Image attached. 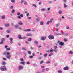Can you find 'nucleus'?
<instances>
[{
    "label": "nucleus",
    "instance_id": "1",
    "mask_svg": "<svg viewBox=\"0 0 73 73\" xmlns=\"http://www.w3.org/2000/svg\"><path fill=\"white\" fill-rule=\"evenodd\" d=\"M3 55L4 56H5L7 54V56H6L7 58L8 59H10L11 58V55H10V52H7L5 51V52H3Z\"/></svg>",
    "mask_w": 73,
    "mask_h": 73
},
{
    "label": "nucleus",
    "instance_id": "2",
    "mask_svg": "<svg viewBox=\"0 0 73 73\" xmlns=\"http://www.w3.org/2000/svg\"><path fill=\"white\" fill-rule=\"evenodd\" d=\"M0 69L1 71L5 72L7 70V68L5 66H3L1 67Z\"/></svg>",
    "mask_w": 73,
    "mask_h": 73
},
{
    "label": "nucleus",
    "instance_id": "3",
    "mask_svg": "<svg viewBox=\"0 0 73 73\" xmlns=\"http://www.w3.org/2000/svg\"><path fill=\"white\" fill-rule=\"evenodd\" d=\"M48 38L50 40H52L54 39V36L52 35H50L48 36Z\"/></svg>",
    "mask_w": 73,
    "mask_h": 73
},
{
    "label": "nucleus",
    "instance_id": "4",
    "mask_svg": "<svg viewBox=\"0 0 73 73\" xmlns=\"http://www.w3.org/2000/svg\"><path fill=\"white\" fill-rule=\"evenodd\" d=\"M18 69L19 70H22L23 69V67L22 66H18Z\"/></svg>",
    "mask_w": 73,
    "mask_h": 73
},
{
    "label": "nucleus",
    "instance_id": "5",
    "mask_svg": "<svg viewBox=\"0 0 73 73\" xmlns=\"http://www.w3.org/2000/svg\"><path fill=\"white\" fill-rule=\"evenodd\" d=\"M46 38V37H42L41 38V40L42 41H44V40H45Z\"/></svg>",
    "mask_w": 73,
    "mask_h": 73
},
{
    "label": "nucleus",
    "instance_id": "6",
    "mask_svg": "<svg viewBox=\"0 0 73 73\" xmlns=\"http://www.w3.org/2000/svg\"><path fill=\"white\" fill-rule=\"evenodd\" d=\"M59 44L61 46H63L64 45V43L62 42H60L59 43Z\"/></svg>",
    "mask_w": 73,
    "mask_h": 73
},
{
    "label": "nucleus",
    "instance_id": "7",
    "mask_svg": "<svg viewBox=\"0 0 73 73\" xmlns=\"http://www.w3.org/2000/svg\"><path fill=\"white\" fill-rule=\"evenodd\" d=\"M69 69V68L68 66H66L63 68L64 70H67Z\"/></svg>",
    "mask_w": 73,
    "mask_h": 73
},
{
    "label": "nucleus",
    "instance_id": "8",
    "mask_svg": "<svg viewBox=\"0 0 73 73\" xmlns=\"http://www.w3.org/2000/svg\"><path fill=\"white\" fill-rule=\"evenodd\" d=\"M9 40L11 44H12L13 43V42H12V41L13 40V38H9Z\"/></svg>",
    "mask_w": 73,
    "mask_h": 73
},
{
    "label": "nucleus",
    "instance_id": "9",
    "mask_svg": "<svg viewBox=\"0 0 73 73\" xmlns=\"http://www.w3.org/2000/svg\"><path fill=\"white\" fill-rule=\"evenodd\" d=\"M27 36H32V34L31 33H27L26 34Z\"/></svg>",
    "mask_w": 73,
    "mask_h": 73
},
{
    "label": "nucleus",
    "instance_id": "10",
    "mask_svg": "<svg viewBox=\"0 0 73 73\" xmlns=\"http://www.w3.org/2000/svg\"><path fill=\"white\" fill-rule=\"evenodd\" d=\"M18 38H19V39H23V37H21V35H19L18 36Z\"/></svg>",
    "mask_w": 73,
    "mask_h": 73
},
{
    "label": "nucleus",
    "instance_id": "11",
    "mask_svg": "<svg viewBox=\"0 0 73 73\" xmlns=\"http://www.w3.org/2000/svg\"><path fill=\"white\" fill-rule=\"evenodd\" d=\"M36 20H37V21L38 22H39L40 21V20H41V19H40V17H38L36 19Z\"/></svg>",
    "mask_w": 73,
    "mask_h": 73
},
{
    "label": "nucleus",
    "instance_id": "12",
    "mask_svg": "<svg viewBox=\"0 0 73 73\" xmlns=\"http://www.w3.org/2000/svg\"><path fill=\"white\" fill-rule=\"evenodd\" d=\"M5 26L6 27H8L9 26V23L5 24Z\"/></svg>",
    "mask_w": 73,
    "mask_h": 73
},
{
    "label": "nucleus",
    "instance_id": "13",
    "mask_svg": "<svg viewBox=\"0 0 73 73\" xmlns=\"http://www.w3.org/2000/svg\"><path fill=\"white\" fill-rule=\"evenodd\" d=\"M34 43L35 44H38V42L37 41H34Z\"/></svg>",
    "mask_w": 73,
    "mask_h": 73
},
{
    "label": "nucleus",
    "instance_id": "14",
    "mask_svg": "<svg viewBox=\"0 0 73 73\" xmlns=\"http://www.w3.org/2000/svg\"><path fill=\"white\" fill-rule=\"evenodd\" d=\"M18 24H19V25H23V23L21 22V21H20L19 22Z\"/></svg>",
    "mask_w": 73,
    "mask_h": 73
},
{
    "label": "nucleus",
    "instance_id": "15",
    "mask_svg": "<svg viewBox=\"0 0 73 73\" xmlns=\"http://www.w3.org/2000/svg\"><path fill=\"white\" fill-rule=\"evenodd\" d=\"M54 34L55 35H57V36H59V35H60V34L58 33H57L56 32H54Z\"/></svg>",
    "mask_w": 73,
    "mask_h": 73
},
{
    "label": "nucleus",
    "instance_id": "16",
    "mask_svg": "<svg viewBox=\"0 0 73 73\" xmlns=\"http://www.w3.org/2000/svg\"><path fill=\"white\" fill-rule=\"evenodd\" d=\"M58 13L59 15H61V14H62V11L61 10H60L59 11Z\"/></svg>",
    "mask_w": 73,
    "mask_h": 73
},
{
    "label": "nucleus",
    "instance_id": "17",
    "mask_svg": "<svg viewBox=\"0 0 73 73\" xmlns=\"http://www.w3.org/2000/svg\"><path fill=\"white\" fill-rule=\"evenodd\" d=\"M1 18L2 19H5V16L4 15H3L1 16Z\"/></svg>",
    "mask_w": 73,
    "mask_h": 73
},
{
    "label": "nucleus",
    "instance_id": "18",
    "mask_svg": "<svg viewBox=\"0 0 73 73\" xmlns=\"http://www.w3.org/2000/svg\"><path fill=\"white\" fill-rule=\"evenodd\" d=\"M43 24H44V22L41 21L40 22V25H43Z\"/></svg>",
    "mask_w": 73,
    "mask_h": 73
},
{
    "label": "nucleus",
    "instance_id": "19",
    "mask_svg": "<svg viewBox=\"0 0 73 73\" xmlns=\"http://www.w3.org/2000/svg\"><path fill=\"white\" fill-rule=\"evenodd\" d=\"M22 50H23V51L25 50H25H26V48H25L23 47L22 48Z\"/></svg>",
    "mask_w": 73,
    "mask_h": 73
},
{
    "label": "nucleus",
    "instance_id": "20",
    "mask_svg": "<svg viewBox=\"0 0 73 73\" xmlns=\"http://www.w3.org/2000/svg\"><path fill=\"white\" fill-rule=\"evenodd\" d=\"M6 32L7 33H11V31L8 30H6Z\"/></svg>",
    "mask_w": 73,
    "mask_h": 73
},
{
    "label": "nucleus",
    "instance_id": "21",
    "mask_svg": "<svg viewBox=\"0 0 73 73\" xmlns=\"http://www.w3.org/2000/svg\"><path fill=\"white\" fill-rule=\"evenodd\" d=\"M63 5L64 8H66L67 7V5L66 4L64 3Z\"/></svg>",
    "mask_w": 73,
    "mask_h": 73
},
{
    "label": "nucleus",
    "instance_id": "22",
    "mask_svg": "<svg viewBox=\"0 0 73 73\" xmlns=\"http://www.w3.org/2000/svg\"><path fill=\"white\" fill-rule=\"evenodd\" d=\"M2 65H5L6 64V63L5 62H3L2 63Z\"/></svg>",
    "mask_w": 73,
    "mask_h": 73
},
{
    "label": "nucleus",
    "instance_id": "23",
    "mask_svg": "<svg viewBox=\"0 0 73 73\" xmlns=\"http://www.w3.org/2000/svg\"><path fill=\"white\" fill-rule=\"evenodd\" d=\"M27 40L28 41H32V38H29Z\"/></svg>",
    "mask_w": 73,
    "mask_h": 73
},
{
    "label": "nucleus",
    "instance_id": "24",
    "mask_svg": "<svg viewBox=\"0 0 73 73\" xmlns=\"http://www.w3.org/2000/svg\"><path fill=\"white\" fill-rule=\"evenodd\" d=\"M5 38H3L1 39V41L2 42H4V41H5Z\"/></svg>",
    "mask_w": 73,
    "mask_h": 73
},
{
    "label": "nucleus",
    "instance_id": "25",
    "mask_svg": "<svg viewBox=\"0 0 73 73\" xmlns=\"http://www.w3.org/2000/svg\"><path fill=\"white\" fill-rule=\"evenodd\" d=\"M47 55H48V54L47 53H46V54H44V57H47Z\"/></svg>",
    "mask_w": 73,
    "mask_h": 73
},
{
    "label": "nucleus",
    "instance_id": "26",
    "mask_svg": "<svg viewBox=\"0 0 73 73\" xmlns=\"http://www.w3.org/2000/svg\"><path fill=\"white\" fill-rule=\"evenodd\" d=\"M53 51H54V50H53V49L51 48L50 49V52H53Z\"/></svg>",
    "mask_w": 73,
    "mask_h": 73
},
{
    "label": "nucleus",
    "instance_id": "27",
    "mask_svg": "<svg viewBox=\"0 0 73 73\" xmlns=\"http://www.w3.org/2000/svg\"><path fill=\"white\" fill-rule=\"evenodd\" d=\"M53 20V18H51L50 19V24H51L52 22V21Z\"/></svg>",
    "mask_w": 73,
    "mask_h": 73
},
{
    "label": "nucleus",
    "instance_id": "28",
    "mask_svg": "<svg viewBox=\"0 0 73 73\" xmlns=\"http://www.w3.org/2000/svg\"><path fill=\"white\" fill-rule=\"evenodd\" d=\"M32 5L33 7H34L35 8H37V6H36V5L35 4H33Z\"/></svg>",
    "mask_w": 73,
    "mask_h": 73
},
{
    "label": "nucleus",
    "instance_id": "29",
    "mask_svg": "<svg viewBox=\"0 0 73 73\" xmlns=\"http://www.w3.org/2000/svg\"><path fill=\"white\" fill-rule=\"evenodd\" d=\"M69 53L70 54H72L73 53V52L72 51H70L69 52Z\"/></svg>",
    "mask_w": 73,
    "mask_h": 73
},
{
    "label": "nucleus",
    "instance_id": "30",
    "mask_svg": "<svg viewBox=\"0 0 73 73\" xmlns=\"http://www.w3.org/2000/svg\"><path fill=\"white\" fill-rule=\"evenodd\" d=\"M24 0H21V4H23V3H24Z\"/></svg>",
    "mask_w": 73,
    "mask_h": 73
},
{
    "label": "nucleus",
    "instance_id": "31",
    "mask_svg": "<svg viewBox=\"0 0 73 73\" xmlns=\"http://www.w3.org/2000/svg\"><path fill=\"white\" fill-rule=\"evenodd\" d=\"M11 13H15V9H13L11 11Z\"/></svg>",
    "mask_w": 73,
    "mask_h": 73
},
{
    "label": "nucleus",
    "instance_id": "32",
    "mask_svg": "<svg viewBox=\"0 0 73 73\" xmlns=\"http://www.w3.org/2000/svg\"><path fill=\"white\" fill-rule=\"evenodd\" d=\"M24 4H25V5H27V2H26V1H25L24 2Z\"/></svg>",
    "mask_w": 73,
    "mask_h": 73
},
{
    "label": "nucleus",
    "instance_id": "33",
    "mask_svg": "<svg viewBox=\"0 0 73 73\" xmlns=\"http://www.w3.org/2000/svg\"><path fill=\"white\" fill-rule=\"evenodd\" d=\"M54 49H57V48H58V47H57V46H54Z\"/></svg>",
    "mask_w": 73,
    "mask_h": 73
},
{
    "label": "nucleus",
    "instance_id": "34",
    "mask_svg": "<svg viewBox=\"0 0 73 73\" xmlns=\"http://www.w3.org/2000/svg\"><path fill=\"white\" fill-rule=\"evenodd\" d=\"M58 73H62V71H61V70H59L58 71Z\"/></svg>",
    "mask_w": 73,
    "mask_h": 73
},
{
    "label": "nucleus",
    "instance_id": "35",
    "mask_svg": "<svg viewBox=\"0 0 73 73\" xmlns=\"http://www.w3.org/2000/svg\"><path fill=\"white\" fill-rule=\"evenodd\" d=\"M50 61L49 60H48L46 62V64H50Z\"/></svg>",
    "mask_w": 73,
    "mask_h": 73
},
{
    "label": "nucleus",
    "instance_id": "36",
    "mask_svg": "<svg viewBox=\"0 0 73 73\" xmlns=\"http://www.w3.org/2000/svg\"><path fill=\"white\" fill-rule=\"evenodd\" d=\"M26 16L27 17H28V16H29V13H27L26 14Z\"/></svg>",
    "mask_w": 73,
    "mask_h": 73
},
{
    "label": "nucleus",
    "instance_id": "37",
    "mask_svg": "<svg viewBox=\"0 0 73 73\" xmlns=\"http://www.w3.org/2000/svg\"><path fill=\"white\" fill-rule=\"evenodd\" d=\"M11 50V49H10V48H6V50L8 51V50Z\"/></svg>",
    "mask_w": 73,
    "mask_h": 73
},
{
    "label": "nucleus",
    "instance_id": "38",
    "mask_svg": "<svg viewBox=\"0 0 73 73\" xmlns=\"http://www.w3.org/2000/svg\"><path fill=\"white\" fill-rule=\"evenodd\" d=\"M59 25H60V24H59V23L57 24H56V27H57L59 26Z\"/></svg>",
    "mask_w": 73,
    "mask_h": 73
},
{
    "label": "nucleus",
    "instance_id": "39",
    "mask_svg": "<svg viewBox=\"0 0 73 73\" xmlns=\"http://www.w3.org/2000/svg\"><path fill=\"white\" fill-rule=\"evenodd\" d=\"M17 18L19 19H21V17L20 16H18L17 17Z\"/></svg>",
    "mask_w": 73,
    "mask_h": 73
},
{
    "label": "nucleus",
    "instance_id": "40",
    "mask_svg": "<svg viewBox=\"0 0 73 73\" xmlns=\"http://www.w3.org/2000/svg\"><path fill=\"white\" fill-rule=\"evenodd\" d=\"M49 70H50V69H49V68H46L45 69V70L46 71H48Z\"/></svg>",
    "mask_w": 73,
    "mask_h": 73
},
{
    "label": "nucleus",
    "instance_id": "41",
    "mask_svg": "<svg viewBox=\"0 0 73 73\" xmlns=\"http://www.w3.org/2000/svg\"><path fill=\"white\" fill-rule=\"evenodd\" d=\"M26 64H27V65H30V62H26Z\"/></svg>",
    "mask_w": 73,
    "mask_h": 73
},
{
    "label": "nucleus",
    "instance_id": "42",
    "mask_svg": "<svg viewBox=\"0 0 73 73\" xmlns=\"http://www.w3.org/2000/svg\"><path fill=\"white\" fill-rule=\"evenodd\" d=\"M20 64H23V65H24L25 63L23 62H21Z\"/></svg>",
    "mask_w": 73,
    "mask_h": 73
},
{
    "label": "nucleus",
    "instance_id": "43",
    "mask_svg": "<svg viewBox=\"0 0 73 73\" xmlns=\"http://www.w3.org/2000/svg\"><path fill=\"white\" fill-rule=\"evenodd\" d=\"M31 31V29H27V32H29L30 31Z\"/></svg>",
    "mask_w": 73,
    "mask_h": 73
},
{
    "label": "nucleus",
    "instance_id": "44",
    "mask_svg": "<svg viewBox=\"0 0 73 73\" xmlns=\"http://www.w3.org/2000/svg\"><path fill=\"white\" fill-rule=\"evenodd\" d=\"M37 66V64L34 63L33 64V66L35 67V66Z\"/></svg>",
    "mask_w": 73,
    "mask_h": 73
},
{
    "label": "nucleus",
    "instance_id": "45",
    "mask_svg": "<svg viewBox=\"0 0 73 73\" xmlns=\"http://www.w3.org/2000/svg\"><path fill=\"white\" fill-rule=\"evenodd\" d=\"M52 55H53V53H51L49 55V57L51 56H52Z\"/></svg>",
    "mask_w": 73,
    "mask_h": 73
},
{
    "label": "nucleus",
    "instance_id": "46",
    "mask_svg": "<svg viewBox=\"0 0 73 73\" xmlns=\"http://www.w3.org/2000/svg\"><path fill=\"white\" fill-rule=\"evenodd\" d=\"M33 56H31L29 57V58H33Z\"/></svg>",
    "mask_w": 73,
    "mask_h": 73
},
{
    "label": "nucleus",
    "instance_id": "47",
    "mask_svg": "<svg viewBox=\"0 0 73 73\" xmlns=\"http://www.w3.org/2000/svg\"><path fill=\"white\" fill-rule=\"evenodd\" d=\"M28 54H30V55L31 54V51H28Z\"/></svg>",
    "mask_w": 73,
    "mask_h": 73
},
{
    "label": "nucleus",
    "instance_id": "48",
    "mask_svg": "<svg viewBox=\"0 0 73 73\" xmlns=\"http://www.w3.org/2000/svg\"><path fill=\"white\" fill-rule=\"evenodd\" d=\"M20 15V12H18L17 13V15L18 16H19Z\"/></svg>",
    "mask_w": 73,
    "mask_h": 73
},
{
    "label": "nucleus",
    "instance_id": "49",
    "mask_svg": "<svg viewBox=\"0 0 73 73\" xmlns=\"http://www.w3.org/2000/svg\"><path fill=\"white\" fill-rule=\"evenodd\" d=\"M10 9H13V6H10Z\"/></svg>",
    "mask_w": 73,
    "mask_h": 73
},
{
    "label": "nucleus",
    "instance_id": "50",
    "mask_svg": "<svg viewBox=\"0 0 73 73\" xmlns=\"http://www.w3.org/2000/svg\"><path fill=\"white\" fill-rule=\"evenodd\" d=\"M31 19V17H29L27 18V19H28V20H30V19Z\"/></svg>",
    "mask_w": 73,
    "mask_h": 73
},
{
    "label": "nucleus",
    "instance_id": "51",
    "mask_svg": "<svg viewBox=\"0 0 73 73\" xmlns=\"http://www.w3.org/2000/svg\"><path fill=\"white\" fill-rule=\"evenodd\" d=\"M26 56H27V54H26V53H24V57H26Z\"/></svg>",
    "mask_w": 73,
    "mask_h": 73
},
{
    "label": "nucleus",
    "instance_id": "52",
    "mask_svg": "<svg viewBox=\"0 0 73 73\" xmlns=\"http://www.w3.org/2000/svg\"><path fill=\"white\" fill-rule=\"evenodd\" d=\"M11 3H15V1L14 0H11Z\"/></svg>",
    "mask_w": 73,
    "mask_h": 73
},
{
    "label": "nucleus",
    "instance_id": "53",
    "mask_svg": "<svg viewBox=\"0 0 73 73\" xmlns=\"http://www.w3.org/2000/svg\"><path fill=\"white\" fill-rule=\"evenodd\" d=\"M45 10V9L44 8H43L41 9V11H44Z\"/></svg>",
    "mask_w": 73,
    "mask_h": 73
},
{
    "label": "nucleus",
    "instance_id": "54",
    "mask_svg": "<svg viewBox=\"0 0 73 73\" xmlns=\"http://www.w3.org/2000/svg\"><path fill=\"white\" fill-rule=\"evenodd\" d=\"M14 27H15L16 28H18V25H15Z\"/></svg>",
    "mask_w": 73,
    "mask_h": 73
},
{
    "label": "nucleus",
    "instance_id": "55",
    "mask_svg": "<svg viewBox=\"0 0 73 73\" xmlns=\"http://www.w3.org/2000/svg\"><path fill=\"white\" fill-rule=\"evenodd\" d=\"M20 60L21 61H24V59H23L22 58H21L20 59Z\"/></svg>",
    "mask_w": 73,
    "mask_h": 73
},
{
    "label": "nucleus",
    "instance_id": "56",
    "mask_svg": "<svg viewBox=\"0 0 73 73\" xmlns=\"http://www.w3.org/2000/svg\"><path fill=\"white\" fill-rule=\"evenodd\" d=\"M49 23H50V21H48L47 22V25H49Z\"/></svg>",
    "mask_w": 73,
    "mask_h": 73
},
{
    "label": "nucleus",
    "instance_id": "57",
    "mask_svg": "<svg viewBox=\"0 0 73 73\" xmlns=\"http://www.w3.org/2000/svg\"><path fill=\"white\" fill-rule=\"evenodd\" d=\"M66 29H69V27L68 26H67Z\"/></svg>",
    "mask_w": 73,
    "mask_h": 73
},
{
    "label": "nucleus",
    "instance_id": "58",
    "mask_svg": "<svg viewBox=\"0 0 73 73\" xmlns=\"http://www.w3.org/2000/svg\"><path fill=\"white\" fill-rule=\"evenodd\" d=\"M20 17H23L24 16V15L23 14H21L20 15Z\"/></svg>",
    "mask_w": 73,
    "mask_h": 73
},
{
    "label": "nucleus",
    "instance_id": "59",
    "mask_svg": "<svg viewBox=\"0 0 73 73\" xmlns=\"http://www.w3.org/2000/svg\"><path fill=\"white\" fill-rule=\"evenodd\" d=\"M40 64H43V63H44V61H42L40 62Z\"/></svg>",
    "mask_w": 73,
    "mask_h": 73
},
{
    "label": "nucleus",
    "instance_id": "60",
    "mask_svg": "<svg viewBox=\"0 0 73 73\" xmlns=\"http://www.w3.org/2000/svg\"><path fill=\"white\" fill-rule=\"evenodd\" d=\"M45 68V66H41V68Z\"/></svg>",
    "mask_w": 73,
    "mask_h": 73
},
{
    "label": "nucleus",
    "instance_id": "61",
    "mask_svg": "<svg viewBox=\"0 0 73 73\" xmlns=\"http://www.w3.org/2000/svg\"><path fill=\"white\" fill-rule=\"evenodd\" d=\"M9 37V35H6V37H7V38H8Z\"/></svg>",
    "mask_w": 73,
    "mask_h": 73
},
{
    "label": "nucleus",
    "instance_id": "62",
    "mask_svg": "<svg viewBox=\"0 0 73 73\" xmlns=\"http://www.w3.org/2000/svg\"><path fill=\"white\" fill-rule=\"evenodd\" d=\"M54 51L55 52H57V50L56 49H54Z\"/></svg>",
    "mask_w": 73,
    "mask_h": 73
},
{
    "label": "nucleus",
    "instance_id": "63",
    "mask_svg": "<svg viewBox=\"0 0 73 73\" xmlns=\"http://www.w3.org/2000/svg\"><path fill=\"white\" fill-rule=\"evenodd\" d=\"M4 43V42H3L1 41V42H0V44L1 45H2Z\"/></svg>",
    "mask_w": 73,
    "mask_h": 73
},
{
    "label": "nucleus",
    "instance_id": "64",
    "mask_svg": "<svg viewBox=\"0 0 73 73\" xmlns=\"http://www.w3.org/2000/svg\"><path fill=\"white\" fill-rule=\"evenodd\" d=\"M25 42L26 44H28V41H25Z\"/></svg>",
    "mask_w": 73,
    "mask_h": 73
}]
</instances>
